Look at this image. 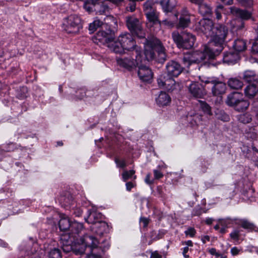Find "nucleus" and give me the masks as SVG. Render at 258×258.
Segmentation results:
<instances>
[{"label":"nucleus","instance_id":"nucleus-1","mask_svg":"<svg viewBox=\"0 0 258 258\" xmlns=\"http://www.w3.org/2000/svg\"><path fill=\"white\" fill-rule=\"evenodd\" d=\"M197 28L211 40L205 46V51L210 58H215L223 49V44L228 34L227 28L221 24L214 25L210 19H202L197 24Z\"/></svg>","mask_w":258,"mask_h":258},{"label":"nucleus","instance_id":"nucleus-2","mask_svg":"<svg viewBox=\"0 0 258 258\" xmlns=\"http://www.w3.org/2000/svg\"><path fill=\"white\" fill-rule=\"evenodd\" d=\"M137 47L133 37L128 33H121L116 41H112L108 45L109 49L116 53H122L124 50H136Z\"/></svg>","mask_w":258,"mask_h":258},{"label":"nucleus","instance_id":"nucleus-3","mask_svg":"<svg viewBox=\"0 0 258 258\" xmlns=\"http://www.w3.org/2000/svg\"><path fill=\"white\" fill-rule=\"evenodd\" d=\"M165 48L162 45L161 42L157 39H154L147 41L145 46L144 54L146 59L149 61L153 59L155 56V52H157L160 58L165 59Z\"/></svg>","mask_w":258,"mask_h":258},{"label":"nucleus","instance_id":"nucleus-4","mask_svg":"<svg viewBox=\"0 0 258 258\" xmlns=\"http://www.w3.org/2000/svg\"><path fill=\"white\" fill-rule=\"evenodd\" d=\"M172 37L174 42L179 48L190 49L194 46L196 41L195 36L186 31L180 34L177 31L173 32Z\"/></svg>","mask_w":258,"mask_h":258},{"label":"nucleus","instance_id":"nucleus-5","mask_svg":"<svg viewBox=\"0 0 258 258\" xmlns=\"http://www.w3.org/2000/svg\"><path fill=\"white\" fill-rule=\"evenodd\" d=\"M226 103L238 111H243L249 106V102L244 99L243 94L237 92L229 94L227 96Z\"/></svg>","mask_w":258,"mask_h":258},{"label":"nucleus","instance_id":"nucleus-6","mask_svg":"<svg viewBox=\"0 0 258 258\" xmlns=\"http://www.w3.org/2000/svg\"><path fill=\"white\" fill-rule=\"evenodd\" d=\"M82 246L88 247L91 250V253L86 255L85 258H102L100 254L97 253L98 250L99 240L96 237L86 234L82 239Z\"/></svg>","mask_w":258,"mask_h":258},{"label":"nucleus","instance_id":"nucleus-7","mask_svg":"<svg viewBox=\"0 0 258 258\" xmlns=\"http://www.w3.org/2000/svg\"><path fill=\"white\" fill-rule=\"evenodd\" d=\"M208 85V88L210 89L214 96H220L226 92L227 89L226 84L216 77L208 78L203 81Z\"/></svg>","mask_w":258,"mask_h":258},{"label":"nucleus","instance_id":"nucleus-8","mask_svg":"<svg viewBox=\"0 0 258 258\" xmlns=\"http://www.w3.org/2000/svg\"><path fill=\"white\" fill-rule=\"evenodd\" d=\"M63 25L68 33H77L81 27V19L77 15H71L64 19Z\"/></svg>","mask_w":258,"mask_h":258},{"label":"nucleus","instance_id":"nucleus-9","mask_svg":"<svg viewBox=\"0 0 258 258\" xmlns=\"http://www.w3.org/2000/svg\"><path fill=\"white\" fill-rule=\"evenodd\" d=\"M135 53V61H134V59L131 58L130 57H117V64L120 67L126 69L128 70L136 67L137 66V65L139 64V61L142 56L141 54V51L140 50L136 49Z\"/></svg>","mask_w":258,"mask_h":258},{"label":"nucleus","instance_id":"nucleus-10","mask_svg":"<svg viewBox=\"0 0 258 258\" xmlns=\"http://www.w3.org/2000/svg\"><path fill=\"white\" fill-rule=\"evenodd\" d=\"M104 2L92 0L91 3L87 7L86 5V9L89 11H95L97 14L102 15L108 12L109 8L106 1H109L112 3H117L120 0H103Z\"/></svg>","mask_w":258,"mask_h":258},{"label":"nucleus","instance_id":"nucleus-11","mask_svg":"<svg viewBox=\"0 0 258 258\" xmlns=\"http://www.w3.org/2000/svg\"><path fill=\"white\" fill-rule=\"evenodd\" d=\"M206 57H208L210 59H212L209 57L204 49L203 52L197 51L191 53L185 54L183 57V62L185 66L189 67L191 63H199Z\"/></svg>","mask_w":258,"mask_h":258},{"label":"nucleus","instance_id":"nucleus-12","mask_svg":"<svg viewBox=\"0 0 258 258\" xmlns=\"http://www.w3.org/2000/svg\"><path fill=\"white\" fill-rule=\"evenodd\" d=\"M126 24L128 29L134 34L139 37H143L142 24L138 19L135 17L130 16L126 18Z\"/></svg>","mask_w":258,"mask_h":258},{"label":"nucleus","instance_id":"nucleus-13","mask_svg":"<svg viewBox=\"0 0 258 258\" xmlns=\"http://www.w3.org/2000/svg\"><path fill=\"white\" fill-rule=\"evenodd\" d=\"M100 30L94 36L93 40L97 44L106 45L107 47L113 40V33H109V30Z\"/></svg>","mask_w":258,"mask_h":258},{"label":"nucleus","instance_id":"nucleus-14","mask_svg":"<svg viewBox=\"0 0 258 258\" xmlns=\"http://www.w3.org/2000/svg\"><path fill=\"white\" fill-rule=\"evenodd\" d=\"M68 236L67 235L62 236L60 239V245L61 247L66 253L73 251L76 254H81L84 253L85 249L81 247L80 248H73L71 245V240L68 239Z\"/></svg>","mask_w":258,"mask_h":258},{"label":"nucleus","instance_id":"nucleus-15","mask_svg":"<svg viewBox=\"0 0 258 258\" xmlns=\"http://www.w3.org/2000/svg\"><path fill=\"white\" fill-rule=\"evenodd\" d=\"M145 61V59L141 58L139 64L137 65L139 68L138 74L140 79L142 81L149 82L153 77V73L150 69L143 65L144 62Z\"/></svg>","mask_w":258,"mask_h":258},{"label":"nucleus","instance_id":"nucleus-16","mask_svg":"<svg viewBox=\"0 0 258 258\" xmlns=\"http://www.w3.org/2000/svg\"><path fill=\"white\" fill-rule=\"evenodd\" d=\"M173 77L168 75L167 76H161L157 80L159 86L168 91H173L175 89L176 85Z\"/></svg>","mask_w":258,"mask_h":258},{"label":"nucleus","instance_id":"nucleus-17","mask_svg":"<svg viewBox=\"0 0 258 258\" xmlns=\"http://www.w3.org/2000/svg\"><path fill=\"white\" fill-rule=\"evenodd\" d=\"M166 68L167 75L174 77L178 76L183 70V67L179 63L173 60L167 63Z\"/></svg>","mask_w":258,"mask_h":258},{"label":"nucleus","instance_id":"nucleus-18","mask_svg":"<svg viewBox=\"0 0 258 258\" xmlns=\"http://www.w3.org/2000/svg\"><path fill=\"white\" fill-rule=\"evenodd\" d=\"M117 27V19L112 16H107L104 19V28L109 30V33L114 34Z\"/></svg>","mask_w":258,"mask_h":258},{"label":"nucleus","instance_id":"nucleus-19","mask_svg":"<svg viewBox=\"0 0 258 258\" xmlns=\"http://www.w3.org/2000/svg\"><path fill=\"white\" fill-rule=\"evenodd\" d=\"M102 215L100 213L94 210H89L88 216L85 218V219L88 223L91 224L93 226L102 220Z\"/></svg>","mask_w":258,"mask_h":258},{"label":"nucleus","instance_id":"nucleus-20","mask_svg":"<svg viewBox=\"0 0 258 258\" xmlns=\"http://www.w3.org/2000/svg\"><path fill=\"white\" fill-rule=\"evenodd\" d=\"M230 10L231 14L242 19L246 20L249 19L251 16L250 13L247 11L241 10L235 7H230Z\"/></svg>","mask_w":258,"mask_h":258},{"label":"nucleus","instance_id":"nucleus-21","mask_svg":"<svg viewBox=\"0 0 258 258\" xmlns=\"http://www.w3.org/2000/svg\"><path fill=\"white\" fill-rule=\"evenodd\" d=\"M108 229L107 224L102 220L91 227L92 230L99 236L107 232Z\"/></svg>","mask_w":258,"mask_h":258},{"label":"nucleus","instance_id":"nucleus-22","mask_svg":"<svg viewBox=\"0 0 258 258\" xmlns=\"http://www.w3.org/2000/svg\"><path fill=\"white\" fill-rule=\"evenodd\" d=\"M243 80L247 83H258V77L255 72L251 70L245 71L243 73Z\"/></svg>","mask_w":258,"mask_h":258},{"label":"nucleus","instance_id":"nucleus-23","mask_svg":"<svg viewBox=\"0 0 258 258\" xmlns=\"http://www.w3.org/2000/svg\"><path fill=\"white\" fill-rule=\"evenodd\" d=\"M156 102L160 106H167L171 102V98L167 93L161 91L156 99Z\"/></svg>","mask_w":258,"mask_h":258},{"label":"nucleus","instance_id":"nucleus-24","mask_svg":"<svg viewBox=\"0 0 258 258\" xmlns=\"http://www.w3.org/2000/svg\"><path fill=\"white\" fill-rule=\"evenodd\" d=\"M257 93L258 88L253 83L248 84L244 89L245 96L249 99L253 98Z\"/></svg>","mask_w":258,"mask_h":258},{"label":"nucleus","instance_id":"nucleus-25","mask_svg":"<svg viewBox=\"0 0 258 258\" xmlns=\"http://www.w3.org/2000/svg\"><path fill=\"white\" fill-rule=\"evenodd\" d=\"M223 59L225 63H235L239 59V56L236 52H229L224 54Z\"/></svg>","mask_w":258,"mask_h":258},{"label":"nucleus","instance_id":"nucleus-26","mask_svg":"<svg viewBox=\"0 0 258 258\" xmlns=\"http://www.w3.org/2000/svg\"><path fill=\"white\" fill-rule=\"evenodd\" d=\"M227 84L230 89L234 90L241 89L243 86V82L236 77L229 79Z\"/></svg>","mask_w":258,"mask_h":258},{"label":"nucleus","instance_id":"nucleus-27","mask_svg":"<svg viewBox=\"0 0 258 258\" xmlns=\"http://www.w3.org/2000/svg\"><path fill=\"white\" fill-rule=\"evenodd\" d=\"M189 90L194 96L197 98H201L203 94L200 85L197 83L190 84L189 87Z\"/></svg>","mask_w":258,"mask_h":258},{"label":"nucleus","instance_id":"nucleus-28","mask_svg":"<svg viewBox=\"0 0 258 258\" xmlns=\"http://www.w3.org/2000/svg\"><path fill=\"white\" fill-rule=\"evenodd\" d=\"M233 47L238 52L244 51L246 49V42L242 39H237L234 42Z\"/></svg>","mask_w":258,"mask_h":258},{"label":"nucleus","instance_id":"nucleus-29","mask_svg":"<svg viewBox=\"0 0 258 258\" xmlns=\"http://www.w3.org/2000/svg\"><path fill=\"white\" fill-rule=\"evenodd\" d=\"M72 226V222L68 217H62L59 222V229L61 231H67L70 229Z\"/></svg>","mask_w":258,"mask_h":258},{"label":"nucleus","instance_id":"nucleus-30","mask_svg":"<svg viewBox=\"0 0 258 258\" xmlns=\"http://www.w3.org/2000/svg\"><path fill=\"white\" fill-rule=\"evenodd\" d=\"M199 12L203 16H210L212 14V8L204 1L199 6Z\"/></svg>","mask_w":258,"mask_h":258},{"label":"nucleus","instance_id":"nucleus-31","mask_svg":"<svg viewBox=\"0 0 258 258\" xmlns=\"http://www.w3.org/2000/svg\"><path fill=\"white\" fill-rule=\"evenodd\" d=\"M135 170L133 169L130 170H124L121 174L122 180L124 182H126L131 179H133L134 180H135L137 178V176L135 175Z\"/></svg>","mask_w":258,"mask_h":258},{"label":"nucleus","instance_id":"nucleus-32","mask_svg":"<svg viewBox=\"0 0 258 258\" xmlns=\"http://www.w3.org/2000/svg\"><path fill=\"white\" fill-rule=\"evenodd\" d=\"M83 229V225L82 223L74 221L72 222V226L70 228V231L72 233L79 234Z\"/></svg>","mask_w":258,"mask_h":258},{"label":"nucleus","instance_id":"nucleus-33","mask_svg":"<svg viewBox=\"0 0 258 258\" xmlns=\"http://www.w3.org/2000/svg\"><path fill=\"white\" fill-rule=\"evenodd\" d=\"M239 224L244 229L249 230H255V226L254 225L246 219L239 220Z\"/></svg>","mask_w":258,"mask_h":258},{"label":"nucleus","instance_id":"nucleus-34","mask_svg":"<svg viewBox=\"0 0 258 258\" xmlns=\"http://www.w3.org/2000/svg\"><path fill=\"white\" fill-rule=\"evenodd\" d=\"M59 202L64 206H68L72 205V197L70 194L64 196H61L59 199Z\"/></svg>","mask_w":258,"mask_h":258},{"label":"nucleus","instance_id":"nucleus-35","mask_svg":"<svg viewBox=\"0 0 258 258\" xmlns=\"http://www.w3.org/2000/svg\"><path fill=\"white\" fill-rule=\"evenodd\" d=\"M190 20L188 16H181L179 18V27H187L190 24Z\"/></svg>","mask_w":258,"mask_h":258},{"label":"nucleus","instance_id":"nucleus-36","mask_svg":"<svg viewBox=\"0 0 258 258\" xmlns=\"http://www.w3.org/2000/svg\"><path fill=\"white\" fill-rule=\"evenodd\" d=\"M48 258H60L61 252L59 249L54 248L50 250L48 253Z\"/></svg>","mask_w":258,"mask_h":258},{"label":"nucleus","instance_id":"nucleus-37","mask_svg":"<svg viewBox=\"0 0 258 258\" xmlns=\"http://www.w3.org/2000/svg\"><path fill=\"white\" fill-rule=\"evenodd\" d=\"M145 15L150 21L153 22L154 23L158 21V16L154 10L145 13Z\"/></svg>","mask_w":258,"mask_h":258},{"label":"nucleus","instance_id":"nucleus-38","mask_svg":"<svg viewBox=\"0 0 258 258\" xmlns=\"http://www.w3.org/2000/svg\"><path fill=\"white\" fill-rule=\"evenodd\" d=\"M223 9H224V7L221 5H218L217 7L215 12V14H216V19L217 20H220L221 19V18H222L221 13L223 12Z\"/></svg>","mask_w":258,"mask_h":258},{"label":"nucleus","instance_id":"nucleus-39","mask_svg":"<svg viewBox=\"0 0 258 258\" xmlns=\"http://www.w3.org/2000/svg\"><path fill=\"white\" fill-rule=\"evenodd\" d=\"M239 119L243 123H247L251 121V118L249 114H243L240 116Z\"/></svg>","mask_w":258,"mask_h":258},{"label":"nucleus","instance_id":"nucleus-40","mask_svg":"<svg viewBox=\"0 0 258 258\" xmlns=\"http://www.w3.org/2000/svg\"><path fill=\"white\" fill-rule=\"evenodd\" d=\"M115 162L119 168H124L126 166V163L124 160H119L118 158H115Z\"/></svg>","mask_w":258,"mask_h":258},{"label":"nucleus","instance_id":"nucleus-41","mask_svg":"<svg viewBox=\"0 0 258 258\" xmlns=\"http://www.w3.org/2000/svg\"><path fill=\"white\" fill-rule=\"evenodd\" d=\"M151 237L152 238V240L149 242V244H151L152 243L153 240L155 241V240H159V239H161L162 236L161 235V234L160 233V232H159L157 234H156V233L155 231H152L151 233Z\"/></svg>","mask_w":258,"mask_h":258},{"label":"nucleus","instance_id":"nucleus-42","mask_svg":"<svg viewBox=\"0 0 258 258\" xmlns=\"http://www.w3.org/2000/svg\"><path fill=\"white\" fill-rule=\"evenodd\" d=\"M130 3L126 7V10L131 12H134L136 9V4L135 1H129Z\"/></svg>","mask_w":258,"mask_h":258},{"label":"nucleus","instance_id":"nucleus-43","mask_svg":"<svg viewBox=\"0 0 258 258\" xmlns=\"http://www.w3.org/2000/svg\"><path fill=\"white\" fill-rule=\"evenodd\" d=\"M184 233L186 236H189L191 237L195 236L196 231L195 228L192 227H189L185 232Z\"/></svg>","mask_w":258,"mask_h":258},{"label":"nucleus","instance_id":"nucleus-44","mask_svg":"<svg viewBox=\"0 0 258 258\" xmlns=\"http://www.w3.org/2000/svg\"><path fill=\"white\" fill-rule=\"evenodd\" d=\"M201 107L203 110L206 113L211 115V111L210 106L206 103H203L201 104Z\"/></svg>","mask_w":258,"mask_h":258},{"label":"nucleus","instance_id":"nucleus-45","mask_svg":"<svg viewBox=\"0 0 258 258\" xmlns=\"http://www.w3.org/2000/svg\"><path fill=\"white\" fill-rule=\"evenodd\" d=\"M154 10L152 3L150 2H146L144 5V11L145 13H148V12Z\"/></svg>","mask_w":258,"mask_h":258},{"label":"nucleus","instance_id":"nucleus-46","mask_svg":"<svg viewBox=\"0 0 258 258\" xmlns=\"http://www.w3.org/2000/svg\"><path fill=\"white\" fill-rule=\"evenodd\" d=\"M136 185L137 184L135 180H134L133 181L126 182L125 183L126 189L127 191H130L132 188L136 187Z\"/></svg>","mask_w":258,"mask_h":258},{"label":"nucleus","instance_id":"nucleus-47","mask_svg":"<svg viewBox=\"0 0 258 258\" xmlns=\"http://www.w3.org/2000/svg\"><path fill=\"white\" fill-rule=\"evenodd\" d=\"M156 1L160 3L165 10L167 9L169 6L170 0H156Z\"/></svg>","mask_w":258,"mask_h":258},{"label":"nucleus","instance_id":"nucleus-48","mask_svg":"<svg viewBox=\"0 0 258 258\" xmlns=\"http://www.w3.org/2000/svg\"><path fill=\"white\" fill-rule=\"evenodd\" d=\"M252 51L253 53L258 54V37L255 40L252 44Z\"/></svg>","mask_w":258,"mask_h":258},{"label":"nucleus","instance_id":"nucleus-49","mask_svg":"<svg viewBox=\"0 0 258 258\" xmlns=\"http://www.w3.org/2000/svg\"><path fill=\"white\" fill-rule=\"evenodd\" d=\"M239 231L238 230H234L233 232H232L230 234V237L236 240H238L239 239Z\"/></svg>","mask_w":258,"mask_h":258},{"label":"nucleus","instance_id":"nucleus-50","mask_svg":"<svg viewBox=\"0 0 258 258\" xmlns=\"http://www.w3.org/2000/svg\"><path fill=\"white\" fill-rule=\"evenodd\" d=\"M20 90L22 92V93L20 95H18V97L20 99H23L26 97L27 88L26 87H22L20 88Z\"/></svg>","mask_w":258,"mask_h":258},{"label":"nucleus","instance_id":"nucleus-51","mask_svg":"<svg viewBox=\"0 0 258 258\" xmlns=\"http://www.w3.org/2000/svg\"><path fill=\"white\" fill-rule=\"evenodd\" d=\"M150 221V219L149 218L145 217H141L140 219V222L141 223L143 224L144 227H146L149 223Z\"/></svg>","mask_w":258,"mask_h":258},{"label":"nucleus","instance_id":"nucleus-52","mask_svg":"<svg viewBox=\"0 0 258 258\" xmlns=\"http://www.w3.org/2000/svg\"><path fill=\"white\" fill-rule=\"evenodd\" d=\"M153 172L154 175V179H159L163 176V174L160 170H154Z\"/></svg>","mask_w":258,"mask_h":258},{"label":"nucleus","instance_id":"nucleus-53","mask_svg":"<svg viewBox=\"0 0 258 258\" xmlns=\"http://www.w3.org/2000/svg\"><path fill=\"white\" fill-rule=\"evenodd\" d=\"M145 181L147 184L149 185L152 184L154 183V179H151V174L150 173L147 174Z\"/></svg>","mask_w":258,"mask_h":258},{"label":"nucleus","instance_id":"nucleus-54","mask_svg":"<svg viewBox=\"0 0 258 258\" xmlns=\"http://www.w3.org/2000/svg\"><path fill=\"white\" fill-rule=\"evenodd\" d=\"M93 23L94 24V26H95V27L97 29L102 25L104 26V24L103 23V22L102 21H101L100 20L97 19H95L93 21Z\"/></svg>","mask_w":258,"mask_h":258},{"label":"nucleus","instance_id":"nucleus-55","mask_svg":"<svg viewBox=\"0 0 258 258\" xmlns=\"http://www.w3.org/2000/svg\"><path fill=\"white\" fill-rule=\"evenodd\" d=\"M93 23L94 24V26H95V27L97 29L102 25L104 26V24L103 23V22L102 21H101L100 20L97 19H95L93 21Z\"/></svg>","mask_w":258,"mask_h":258},{"label":"nucleus","instance_id":"nucleus-56","mask_svg":"<svg viewBox=\"0 0 258 258\" xmlns=\"http://www.w3.org/2000/svg\"><path fill=\"white\" fill-rule=\"evenodd\" d=\"M253 109L255 112L256 116L258 119V101L254 102L253 104Z\"/></svg>","mask_w":258,"mask_h":258},{"label":"nucleus","instance_id":"nucleus-57","mask_svg":"<svg viewBox=\"0 0 258 258\" xmlns=\"http://www.w3.org/2000/svg\"><path fill=\"white\" fill-rule=\"evenodd\" d=\"M240 251V250L236 247H233L231 249V253L233 255H237Z\"/></svg>","mask_w":258,"mask_h":258},{"label":"nucleus","instance_id":"nucleus-58","mask_svg":"<svg viewBox=\"0 0 258 258\" xmlns=\"http://www.w3.org/2000/svg\"><path fill=\"white\" fill-rule=\"evenodd\" d=\"M188 1L191 3L196 5H198V7L205 1V0H188Z\"/></svg>","mask_w":258,"mask_h":258},{"label":"nucleus","instance_id":"nucleus-59","mask_svg":"<svg viewBox=\"0 0 258 258\" xmlns=\"http://www.w3.org/2000/svg\"><path fill=\"white\" fill-rule=\"evenodd\" d=\"M97 28L94 26V24L93 22L90 24L89 27V30L90 31V33H93L95 31H96Z\"/></svg>","mask_w":258,"mask_h":258},{"label":"nucleus","instance_id":"nucleus-60","mask_svg":"<svg viewBox=\"0 0 258 258\" xmlns=\"http://www.w3.org/2000/svg\"><path fill=\"white\" fill-rule=\"evenodd\" d=\"M151 257L152 258H162V255L158 251H155L152 253Z\"/></svg>","mask_w":258,"mask_h":258},{"label":"nucleus","instance_id":"nucleus-61","mask_svg":"<svg viewBox=\"0 0 258 258\" xmlns=\"http://www.w3.org/2000/svg\"><path fill=\"white\" fill-rule=\"evenodd\" d=\"M189 248L188 246H185L183 248L182 254L184 257L188 258L189 257L188 255L186 254V253L188 252Z\"/></svg>","mask_w":258,"mask_h":258},{"label":"nucleus","instance_id":"nucleus-62","mask_svg":"<svg viewBox=\"0 0 258 258\" xmlns=\"http://www.w3.org/2000/svg\"><path fill=\"white\" fill-rule=\"evenodd\" d=\"M210 239V236L208 235L203 236L201 238V240L203 243H206L207 241H209Z\"/></svg>","mask_w":258,"mask_h":258},{"label":"nucleus","instance_id":"nucleus-63","mask_svg":"<svg viewBox=\"0 0 258 258\" xmlns=\"http://www.w3.org/2000/svg\"><path fill=\"white\" fill-rule=\"evenodd\" d=\"M183 245H186L187 246H192L193 243L191 240H187L186 241H184L182 242Z\"/></svg>","mask_w":258,"mask_h":258},{"label":"nucleus","instance_id":"nucleus-64","mask_svg":"<svg viewBox=\"0 0 258 258\" xmlns=\"http://www.w3.org/2000/svg\"><path fill=\"white\" fill-rule=\"evenodd\" d=\"M214 221L213 219L211 218H208L206 219V223L208 225H210L212 223L213 221Z\"/></svg>","mask_w":258,"mask_h":258}]
</instances>
